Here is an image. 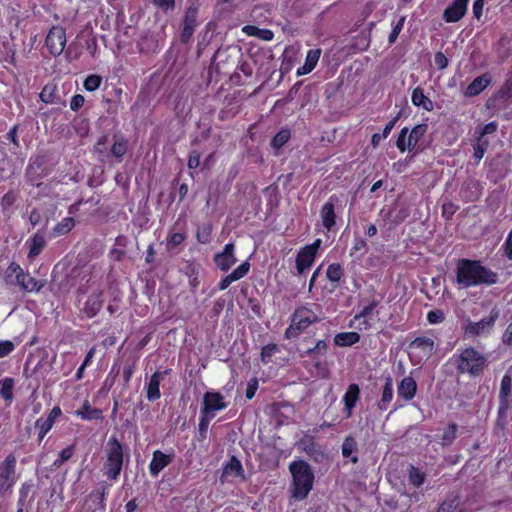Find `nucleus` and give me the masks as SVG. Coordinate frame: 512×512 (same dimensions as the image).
I'll return each instance as SVG.
<instances>
[{
	"label": "nucleus",
	"instance_id": "f257e3e1",
	"mask_svg": "<svg viewBox=\"0 0 512 512\" xmlns=\"http://www.w3.org/2000/svg\"><path fill=\"white\" fill-rule=\"evenodd\" d=\"M457 281L468 287L477 284H494L497 274L476 261L462 260L457 269Z\"/></svg>",
	"mask_w": 512,
	"mask_h": 512
},
{
	"label": "nucleus",
	"instance_id": "f03ea898",
	"mask_svg": "<svg viewBox=\"0 0 512 512\" xmlns=\"http://www.w3.org/2000/svg\"><path fill=\"white\" fill-rule=\"evenodd\" d=\"M292 474V497L297 500L305 499L312 489L314 473L310 465L302 460L293 461L289 465Z\"/></svg>",
	"mask_w": 512,
	"mask_h": 512
},
{
	"label": "nucleus",
	"instance_id": "7ed1b4c3",
	"mask_svg": "<svg viewBox=\"0 0 512 512\" xmlns=\"http://www.w3.org/2000/svg\"><path fill=\"white\" fill-rule=\"evenodd\" d=\"M106 460L104 474L111 480H117L123 466V446L116 437H110L105 448Z\"/></svg>",
	"mask_w": 512,
	"mask_h": 512
},
{
	"label": "nucleus",
	"instance_id": "20e7f679",
	"mask_svg": "<svg viewBox=\"0 0 512 512\" xmlns=\"http://www.w3.org/2000/svg\"><path fill=\"white\" fill-rule=\"evenodd\" d=\"M485 358L474 348L465 349L458 359V370L461 373L479 374L485 365Z\"/></svg>",
	"mask_w": 512,
	"mask_h": 512
},
{
	"label": "nucleus",
	"instance_id": "39448f33",
	"mask_svg": "<svg viewBox=\"0 0 512 512\" xmlns=\"http://www.w3.org/2000/svg\"><path fill=\"white\" fill-rule=\"evenodd\" d=\"M499 315V309L494 307L490 311L489 316L481 319L478 322L466 320L462 325L465 335L469 337H475L490 333Z\"/></svg>",
	"mask_w": 512,
	"mask_h": 512
},
{
	"label": "nucleus",
	"instance_id": "423d86ee",
	"mask_svg": "<svg viewBox=\"0 0 512 512\" xmlns=\"http://www.w3.org/2000/svg\"><path fill=\"white\" fill-rule=\"evenodd\" d=\"M17 458L13 453L8 454L0 463V494H5L15 485Z\"/></svg>",
	"mask_w": 512,
	"mask_h": 512
},
{
	"label": "nucleus",
	"instance_id": "0eeeda50",
	"mask_svg": "<svg viewBox=\"0 0 512 512\" xmlns=\"http://www.w3.org/2000/svg\"><path fill=\"white\" fill-rule=\"evenodd\" d=\"M128 149V141L124 137H113V144L108 149L106 147V140L105 138L100 139L96 146H95V152L98 153L99 157L102 161L105 160V158L109 157H115L119 160L125 155Z\"/></svg>",
	"mask_w": 512,
	"mask_h": 512
},
{
	"label": "nucleus",
	"instance_id": "6e6552de",
	"mask_svg": "<svg viewBox=\"0 0 512 512\" xmlns=\"http://www.w3.org/2000/svg\"><path fill=\"white\" fill-rule=\"evenodd\" d=\"M426 132V125H417L411 131L407 127L403 128L398 136L396 146L401 151L412 150L419 139Z\"/></svg>",
	"mask_w": 512,
	"mask_h": 512
},
{
	"label": "nucleus",
	"instance_id": "1a4fd4ad",
	"mask_svg": "<svg viewBox=\"0 0 512 512\" xmlns=\"http://www.w3.org/2000/svg\"><path fill=\"white\" fill-rule=\"evenodd\" d=\"M319 320L320 316L312 309L306 306L299 307L293 313L291 326L288 331L297 330L301 332Z\"/></svg>",
	"mask_w": 512,
	"mask_h": 512
},
{
	"label": "nucleus",
	"instance_id": "9d476101",
	"mask_svg": "<svg viewBox=\"0 0 512 512\" xmlns=\"http://www.w3.org/2000/svg\"><path fill=\"white\" fill-rule=\"evenodd\" d=\"M227 406L228 403L221 393L207 391L203 396L201 415H205V417H215L217 412L224 410Z\"/></svg>",
	"mask_w": 512,
	"mask_h": 512
},
{
	"label": "nucleus",
	"instance_id": "9b49d317",
	"mask_svg": "<svg viewBox=\"0 0 512 512\" xmlns=\"http://www.w3.org/2000/svg\"><path fill=\"white\" fill-rule=\"evenodd\" d=\"M321 243V239H316L312 244L306 245L300 249L296 257V268L298 274H303L313 265Z\"/></svg>",
	"mask_w": 512,
	"mask_h": 512
},
{
	"label": "nucleus",
	"instance_id": "f8f14e48",
	"mask_svg": "<svg viewBox=\"0 0 512 512\" xmlns=\"http://www.w3.org/2000/svg\"><path fill=\"white\" fill-rule=\"evenodd\" d=\"M512 389V379L509 375H505L501 380L500 392H499V409H498V425H503L507 411L510 407L509 396Z\"/></svg>",
	"mask_w": 512,
	"mask_h": 512
},
{
	"label": "nucleus",
	"instance_id": "ddd939ff",
	"mask_svg": "<svg viewBox=\"0 0 512 512\" xmlns=\"http://www.w3.org/2000/svg\"><path fill=\"white\" fill-rule=\"evenodd\" d=\"M66 45V33L60 26H54L50 29L46 37V46L54 56L60 55Z\"/></svg>",
	"mask_w": 512,
	"mask_h": 512
},
{
	"label": "nucleus",
	"instance_id": "4468645a",
	"mask_svg": "<svg viewBox=\"0 0 512 512\" xmlns=\"http://www.w3.org/2000/svg\"><path fill=\"white\" fill-rule=\"evenodd\" d=\"M409 349L410 356L417 357L418 362H421L432 354L434 341L428 337H417L410 343Z\"/></svg>",
	"mask_w": 512,
	"mask_h": 512
},
{
	"label": "nucleus",
	"instance_id": "2eb2a0df",
	"mask_svg": "<svg viewBox=\"0 0 512 512\" xmlns=\"http://www.w3.org/2000/svg\"><path fill=\"white\" fill-rule=\"evenodd\" d=\"M339 202L337 196L332 195L321 207L320 218L323 227L327 231H331L336 225V205Z\"/></svg>",
	"mask_w": 512,
	"mask_h": 512
},
{
	"label": "nucleus",
	"instance_id": "dca6fc26",
	"mask_svg": "<svg viewBox=\"0 0 512 512\" xmlns=\"http://www.w3.org/2000/svg\"><path fill=\"white\" fill-rule=\"evenodd\" d=\"M236 262L237 258L233 243L226 244L222 251L214 255L215 265L223 272L228 271Z\"/></svg>",
	"mask_w": 512,
	"mask_h": 512
},
{
	"label": "nucleus",
	"instance_id": "f3484780",
	"mask_svg": "<svg viewBox=\"0 0 512 512\" xmlns=\"http://www.w3.org/2000/svg\"><path fill=\"white\" fill-rule=\"evenodd\" d=\"M62 414L61 408L55 406L52 408L47 417H40L35 422V428L38 430L39 441L43 440L46 434L52 429L57 418Z\"/></svg>",
	"mask_w": 512,
	"mask_h": 512
},
{
	"label": "nucleus",
	"instance_id": "a211bd4d",
	"mask_svg": "<svg viewBox=\"0 0 512 512\" xmlns=\"http://www.w3.org/2000/svg\"><path fill=\"white\" fill-rule=\"evenodd\" d=\"M173 457V453L165 454L160 450L154 451L149 464L150 474L154 477L158 476L159 473L172 462Z\"/></svg>",
	"mask_w": 512,
	"mask_h": 512
},
{
	"label": "nucleus",
	"instance_id": "6ab92c4d",
	"mask_svg": "<svg viewBox=\"0 0 512 512\" xmlns=\"http://www.w3.org/2000/svg\"><path fill=\"white\" fill-rule=\"evenodd\" d=\"M249 270L250 263L248 261H244L230 274L226 275L223 279H221V281L218 283L219 290H226L233 282L244 278L248 274Z\"/></svg>",
	"mask_w": 512,
	"mask_h": 512
},
{
	"label": "nucleus",
	"instance_id": "aec40b11",
	"mask_svg": "<svg viewBox=\"0 0 512 512\" xmlns=\"http://www.w3.org/2000/svg\"><path fill=\"white\" fill-rule=\"evenodd\" d=\"M15 283L26 293H38L45 285V281L37 280L27 272H23Z\"/></svg>",
	"mask_w": 512,
	"mask_h": 512
},
{
	"label": "nucleus",
	"instance_id": "412c9836",
	"mask_svg": "<svg viewBox=\"0 0 512 512\" xmlns=\"http://www.w3.org/2000/svg\"><path fill=\"white\" fill-rule=\"evenodd\" d=\"M167 375V370L165 371H156L150 377L149 382L146 385V396L149 401H156L160 398V382Z\"/></svg>",
	"mask_w": 512,
	"mask_h": 512
},
{
	"label": "nucleus",
	"instance_id": "4be33fe9",
	"mask_svg": "<svg viewBox=\"0 0 512 512\" xmlns=\"http://www.w3.org/2000/svg\"><path fill=\"white\" fill-rule=\"evenodd\" d=\"M417 392V383L411 376L404 377L397 387V394L399 398L405 401L412 400Z\"/></svg>",
	"mask_w": 512,
	"mask_h": 512
},
{
	"label": "nucleus",
	"instance_id": "5701e85b",
	"mask_svg": "<svg viewBox=\"0 0 512 512\" xmlns=\"http://www.w3.org/2000/svg\"><path fill=\"white\" fill-rule=\"evenodd\" d=\"M511 103L512 100L508 98L504 92L498 90L494 95L488 98L486 107L487 109L494 110V112H499L506 109Z\"/></svg>",
	"mask_w": 512,
	"mask_h": 512
},
{
	"label": "nucleus",
	"instance_id": "b1692460",
	"mask_svg": "<svg viewBox=\"0 0 512 512\" xmlns=\"http://www.w3.org/2000/svg\"><path fill=\"white\" fill-rule=\"evenodd\" d=\"M491 82L489 74H483L475 78L466 88L465 96L472 97L480 94Z\"/></svg>",
	"mask_w": 512,
	"mask_h": 512
},
{
	"label": "nucleus",
	"instance_id": "393cba45",
	"mask_svg": "<svg viewBox=\"0 0 512 512\" xmlns=\"http://www.w3.org/2000/svg\"><path fill=\"white\" fill-rule=\"evenodd\" d=\"M196 26V12L193 10L187 11L183 22V29L180 36L182 42L187 43L190 40L195 31Z\"/></svg>",
	"mask_w": 512,
	"mask_h": 512
},
{
	"label": "nucleus",
	"instance_id": "a878e982",
	"mask_svg": "<svg viewBox=\"0 0 512 512\" xmlns=\"http://www.w3.org/2000/svg\"><path fill=\"white\" fill-rule=\"evenodd\" d=\"M101 295V292L93 293L85 302L83 312L87 317L92 318L100 311L103 304Z\"/></svg>",
	"mask_w": 512,
	"mask_h": 512
},
{
	"label": "nucleus",
	"instance_id": "bb28decb",
	"mask_svg": "<svg viewBox=\"0 0 512 512\" xmlns=\"http://www.w3.org/2000/svg\"><path fill=\"white\" fill-rule=\"evenodd\" d=\"M74 415L82 420L91 421L101 419L102 411L100 409L93 408L89 401L86 400L80 409L74 411Z\"/></svg>",
	"mask_w": 512,
	"mask_h": 512
},
{
	"label": "nucleus",
	"instance_id": "cd10ccee",
	"mask_svg": "<svg viewBox=\"0 0 512 512\" xmlns=\"http://www.w3.org/2000/svg\"><path fill=\"white\" fill-rule=\"evenodd\" d=\"M359 394H360V389L357 384H350L348 386L347 391L343 397L345 409L347 411V417H350L352 415V410L356 405V402L359 398Z\"/></svg>",
	"mask_w": 512,
	"mask_h": 512
},
{
	"label": "nucleus",
	"instance_id": "c85d7f7f",
	"mask_svg": "<svg viewBox=\"0 0 512 512\" xmlns=\"http://www.w3.org/2000/svg\"><path fill=\"white\" fill-rule=\"evenodd\" d=\"M321 51L320 49H312L309 50L305 59V63L302 67L298 68V75H305L310 73L318 63L320 58Z\"/></svg>",
	"mask_w": 512,
	"mask_h": 512
},
{
	"label": "nucleus",
	"instance_id": "c756f323",
	"mask_svg": "<svg viewBox=\"0 0 512 512\" xmlns=\"http://www.w3.org/2000/svg\"><path fill=\"white\" fill-rule=\"evenodd\" d=\"M394 391H393V381L390 376L385 379V385L382 391V395L377 405L378 408L382 411L387 410L390 402L393 399Z\"/></svg>",
	"mask_w": 512,
	"mask_h": 512
},
{
	"label": "nucleus",
	"instance_id": "7c9ffc66",
	"mask_svg": "<svg viewBox=\"0 0 512 512\" xmlns=\"http://www.w3.org/2000/svg\"><path fill=\"white\" fill-rule=\"evenodd\" d=\"M358 445L356 440L349 436L346 437L342 444V455L344 458H349L352 463L358 462Z\"/></svg>",
	"mask_w": 512,
	"mask_h": 512
},
{
	"label": "nucleus",
	"instance_id": "2f4dec72",
	"mask_svg": "<svg viewBox=\"0 0 512 512\" xmlns=\"http://www.w3.org/2000/svg\"><path fill=\"white\" fill-rule=\"evenodd\" d=\"M411 101L413 105L426 111H431L433 109L432 101L424 94L420 87H417L413 90Z\"/></svg>",
	"mask_w": 512,
	"mask_h": 512
},
{
	"label": "nucleus",
	"instance_id": "473e14b6",
	"mask_svg": "<svg viewBox=\"0 0 512 512\" xmlns=\"http://www.w3.org/2000/svg\"><path fill=\"white\" fill-rule=\"evenodd\" d=\"M360 340V335L357 332H342L334 337V343L337 346L345 347L352 346Z\"/></svg>",
	"mask_w": 512,
	"mask_h": 512
},
{
	"label": "nucleus",
	"instance_id": "72a5a7b5",
	"mask_svg": "<svg viewBox=\"0 0 512 512\" xmlns=\"http://www.w3.org/2000/svg\"><path fill=\"white\" fill-rule=\"evenodd\" d=\"M242 31L248 36H254L264 41H271L274 33L269 29H261L253 25H246Z\"/></svg>",
	"mask_w": 512,
	"mask_h": 512
},
{
	"label": "nucleus",
	"instance_id": "f704fd0d",
	"mask_svg": "<svg viewBox=\"0 0 512 512\" xmlns=\"http://www.w3.org/2000/svg\"><path fill=\"white\" fill-rule=\"evenodd\" d=\"M469 0H454L450 5V22L459 21L466 13Z\"/></svg>",
	"mask_w": 512,
	"mask_h": 512
},
{
	"label": "nucleus",
	"instance_id": "c9c22d12",
	"mask_svg": "<svg viewBox=\"0 0 512 512\" xmlns=\"http://www.w3.org/2000/svg\"><path fill=\"white\" fill-rule=\"evenodd\" d=\"M27 243L29 244L28 258L30 259L38 256L46 244L44 237L40 234H35Z\"/></svg>",
	"mask_w": 512,
	"mask_h": 512
},
{
	"label": "nucleus",
	"instance_id": "e433bc0d",
	"mask_svg": "<svg viewBox=\"0 0 512 512\" xmlns=\"http://www.w3.org/2000/svg\"><path fill=\"white\" fill-rule=\"evenodd\" d=\"M75 226V220L72 217L63 218L52 230L54 237L65 235Z\"/></svg>",
	"mask_w": 512,
	"mask_h": 512
},
{
	"label": "nucleus",
	"instance_id": "4c0bfd02",
	"mask_svg": "<svg viewBox=\"0 0 512 512\" xmlns=\"http://www.w3.org/2000/svg\"><path fill=\"white\" fill-rule=\"evenodd\" d=\"M14 380L6 377L0 380V396L10 403L13 399Z\"/></svg>",
	"mask_w": 512,
	"mask_h": 512
},
{
	"label": "nucleus",
	"instance_id": "58836bf2",
	"mask_svg": "<svg viewBox=\"0 0 512 512\" xmlns=\"http://www.w3.org/2000/svg\"><path fill=\"white\" fill-rule=\"evenodd\" d=\"M40 99L46 104H54L57 101V88L53 83L46 84L41 93Z\"/></svg>",
	"mask_w": 512,
	"mask_h": 512
},
{
	"label": "nucleus",
	"instance_id": "ea45409f",
	"mask_svg": "<svg viewBox=\"0 0 512 512\" xmlns=\"http://www.w3.org/2000/svg\"><path fill=\"white\" fill-rule=\"evenodd\" d=\"M242 472H243L242 464L235 457H232L230 459V461L224 467V471H223V473L225 475H234V476L241 475Z\"/></svg>",
	"mask_w": 512,
	"mask_h": 512
},
{
	"label": "nucleus",
	"instance_id": "a19ab883",
	"mask_svg": "<svg viewBox=\"0 0 512 512\" xmlns=\"http://www.w3.org/2000/svg\"><path fill=\"white\" fill-rule=\"evenodd\" d=\"M488 146H489L488 140H486L485 138H482V137L477 138V143H476V145H474V154H473L476 162H479L483 158Z\"/></svg>",
	"mask_w": 512,
	"mask_h": 512
},
{
	"label": "nucleus",
	"instance_id": "79ce46f5",
	"mask_svg": "<svg viewBox=\"0 0 512 512\" xmlns=\"http://www.w3.org/2000/svg\"><path fill=\"white\" fill-rule=\"evenodd\" d=\"M326 275L331 282H338L343 275V269L340 264L332 263L328 266Z\"/></svg>",
	"mask_w": 512,
	"mask_h": 512
},
{
	"label": "nucleus",
	"instance_id": "37998d69",
	"mask_svg": "<svg viewBox=\"0 0 512 512\" xmlns=\"http://www.w3.org/2000/svg\"><path fill=\"white\" fill-rule=\"evenodd\" d=\"M74 452H75L74 445H70V446L64 448L60 452L59 457L53 462V466L55 468H59L64 462L68 461L74 455Z\"/></svg>",
	"mask_w": 512,
	"mask_h": 512
},
{
	"label": "nucleus",
	"instance_id": "c03bdc74",
	"mask_svg": "<svg viewBox=\"0 0 512 512\" xmlns=\"http://www.w3.org/2000/svg\"><path fill=\"white\" fill-rule=\"evenodd\" d=\"M279 351V347L276 344H268L264 346L261 350V361L264 364H267L271 361L273 355H275Z\"/></svg>",
	"mask_w": 512,
	"mask_h": 512
},
{
	"label": "nucleus",
	"instance_id": "a18cd8bd",
	"mask_svg": "<svg viewBox=\"0 0 512 512\" xmlns=\"http://www.w3.org/2000/svg\"><path fill=\"white\" fill-rule=\"evenodd\" d=\"M211 232L212 228L210 225H203L202 227H199L196 233L198 242L202 244L209 243L211 240Z\"/></svg>",
	"mask_w": 512,
	"mask_h": 512
},
{
	"label": "nucleus",
	"instance_id": "49530a36",
	"mask_svg": "<svg viewBox=\"0 0 512 512\" xmlns=\"http://www.w3.org/2000/svg\"><path fill=\"white\" fill-rule=\"evenodd\" d=\"M24 272L23 268L16 262H11L5 270V279L8 281L11 277L15 280Z\"/></svg>",
	"mask_w": 512,
	"mask_h": 512
},
{
	"label": "nucleus",
	"instance_id": "de8ad7c7",
	"mask_svg": "<svg viewBox=\"0 0 512 512\" xmlns=\"http://www.w3.org/2000/svg\"><path fill=\"white\" fill-rule=\"evenodd\" d=\"M102 82V78L98 75H89L84 81V88L87 91H95L99 88Z\"/></svg>",
	"mask_w": 512,
	"mask_h": 512
},
{
	"label": "nucleus",
	"instance_id": "09e8293b",
	"mask_svg": "<svg viewBox=\"0 0 512 512\" xmlns=\"http://www.w3.org/2000/svg\"><path fill=\"white\" fill-rule=\"evenodd\" d=\"M185 238H186V236L184 233H181V232L171 233L169 235V237L167 238V247L169 249L175 248V247L179 246L180 244H182L183 241L185 240Z\"/></svg>",
	"mask_w": 512,
	"mask_h": 512
},
{
	"label": "nucleus",
	"instance_id": "8fccbe9b",
	"mask_svg": "<svg viewBox=\"0 0 512 512\" xmlns=\"http://www.w3.org/2000/svg\"><path fill=\"white\" fill-rule=\"evenodd\" d=\"M377 305H378V302L373 300L371 303L364 306L362 308V310L357 315L354 316L353 320L356 322V321L361 320L362 318L368 317L369 315H371L373 313V311Z\"/></svg>",
	"mask_w": 512,
	"mask_h": 512
},
{
	"label": "nucleus",
	"instance_id": "3c124183",
	"mask_svg": "<svg viewBox=\"0 0 512 512\" xmlns=\"http://www.w3.org/2000/svg\"><path fill=\"white\" fill-rule=\"evenodd\" d=\"M409 482L415 486L419 487L424 482V476L423 474L416 468L412 467L409 472Z\"/></svg>",
	"mask_w": 512,
	"mask_h": 512
},
{
	"label": "nucleus",
	"instance_id": "603ef678",
	"mask_svg": "<svg viewBox=\"0 0 512 512\" xmlns=\"http://www.w3.org/2000/svg\"><path fill=\"white\" fill-rule=\"evenodd\" d=\"M32 484L23 483L19 490V499L17 502L18 506H25L26 500L31 492Z\"/></svg>",
	"mask_w": 512,
	"mask_h": 512
},
{
	"label": "nucleus",
	"instance_id": "864d4df0",
	"mask_svg": "<svg viewBox=\"0 0 512 512\" xmlns=\"http://www.w3.org/2000/svg\"><path fill=\"white\" fill-rule=\"evenodd\" d=\"M290 138V133L288 130H281L278 132L273 138V145L277 148L282 147Z\"/></svg>",
	"mask_w": 512,
	"mask_h": 512
},
{
	"label": "nucleus",
	"instance_id": "5fc2aeb1",
	"mask_svg": "<svg viewBox=\"0 0 512 512\" xmlns=\"http://www.w3.org/2000/svg\"><path fill=\"white\" fill-rule=\"evenodd\" d=\"M445 319V313L442 310H431L427 314V320L430 324H439Z\"/></svg>",
	"mask_w": 512,
	"mask_h": 512
},
{
	"label": "nucleus",
	"instance_id": "6e6d98bb",
	"mask_svg": "<svg viewBox=\"0 0 512 512\" xmlns=\"http://www.w3.org/2000/svg\"><path fill=\"white\" fill-rule=\"evenodd\" d=\"M15 346L14 343L9 340L0 341V358L9 355Z\"/></svg>",
	"mask_w": 512,
	"mask_h": 512
},
{
	"label": "nucleus",
	"instance_id": "4d7b16f0",
	"mask_svg": "<svg viewBox=\"0 0 512 512\" xmlns=\"http://www.w3.org/2000/svg\"><path fill=\"white\" fill-rule=\"evenodd\" d=\"M405 17H401L397 24L393 27L390 35H389V42L394 43L401 32L403 25H404Z\"/></svg>",
	"mask_w": 512,
	"mask_h": 512
},
{
	"label": "nucleus",
	"instance_id": "13d9d810",
	"mask_svg": "<svg viewBox=\"0 0 512 512\" xmlns=\"http://www.w3.org/2000/svg\"><path fill=\"white\" fill-rule=\"evenodd\" d=\"M258 389V380L257 378H252L248 381L246 388V398L252 399L255 396V393Z\"/></svg>",
	"mask_w": 512,
	"mask_h": 512
},
{
	"label": "nucleus",
	"instance_id": "bf43d9fd",
	"mask_svg": "<svg viewBox=\"0 0 512 512\" xmlns=\"http://www.w3.org/2000/svg\"><path fill=\"white\" fill-rule=\"evenodd\" d=\"M497 128H498V125L496 122H490L486 125H484L480 131L478 132L479 136L478 137H482L484 138L485 135H488V134H493L497 131Z\"/></svg>",
	"mask_w": 512,
	"mask_h": 512
},
{
	"label": "nucleus",
	"instance_id": "052dcab7",
	"mask_svg": "<svg viewBox=\"0 0 512 512\" xmlns=\"http://www.w3.org/2000/svg\"><path fill=\"white\" fill-rule=\"evenodd\" d=\"M200 164V153L197 151H192L189 155L188 159V167L189 169H196Z\"/></svg>",
	"mask_w": 512,
	"mask_h": 512
},
{
	"label": "nucleus",
	"instance_id": "680f3d73",
	"mask_svg": "<svg viewBox=\"0 0 512 512\" xmlns=\"http://www.w3.org/2000/svg\"><path fill=\"white\" fill-rule=\"evenodd\" d=\"M84 97L80 94L74 95L70 101V108L77 111L84 105Z\"/></svg>",
	"mask_w": 512,
	"mask_h": 512
},
{
	"label": "nucleus",
	"instance_id": "e2e57ef3",
	"mask_svg": "<svg viewBox=\"0 0 512 512\" xmlns=\"http://www.w3.org/2000/svg\"><path fill=\"white\" fill-rule=\"evenodd\" d=\"M434 64L438 68L443 69L448 64V58L442 52H438L434 57Z\"/></svg>",
	"mask_w": 512,
	"mask_h": 512
},
{
	"label": "nucleus",
	"instance_id": "0e129e2a",
	"mask_svg": "<svg viewBox=\"0 0 512 512\" xmlns=\"http://www.w3.org/2000/svg\"><path fill=\"white\" fill-rule=\"evenodd\" d=\"M152 2L165 11L173 9L175 6V0H152Z\"/></svg>",
	"mask_w": 512,
	"mask_h": 512
},
{
	"label": "nucleus",
	"instance_id": "69168bd1",
	"mask_svg": "<svg viewBox=\"0 0 512 512\" xmlns=\"http://www.w3.org/2000/svg\"><path fill=\"white\" fill-rule=\"evenodd\" d=\"M502 342L505 345L512 346V322L508 325L502 336Z\"/></svg>",
	"mask_w": 512,
	"mask_h": 512
},
{
	"label": "nucleus",
	"instance_id": "338daca9",
	"mask_svg": "<svg viewBox=\"0 0 512 512\" xmlns=\"http://www.w3.org/2000/svg\"><path fill=\"white\" fill-rule=\"evenodd\" d=\"M504 248H505V255L510 259L512 260V230L510 231V233L508 234V237L505 241V245H504Z\"/></svg>",
	"mask_w": 512,
	"mask_h": 512
},
{
	"label": "nucleus",
	"instance_id": "774afa93",
	"mask_svg": "<svg viewBox=\"0 0 512 512\" xmlns=\"http://www.w3.org/2000/svg\"><path fill=\"white\" fill-rule=\"evenodd\" d=\"M499 90L504 92V94L512 100V78L506 80Z\"/></svg>",
	"mask_w": 512,
	"mask_h": 512
}]
</instances>
